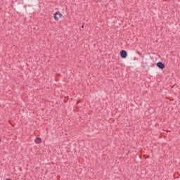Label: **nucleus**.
<instances>
[{
  "label": "nucleus",
  "mask_w": 180,
  "mask_h": 180,
  "mask_svg": "<svg viewBox=\"0 0 180 180\" xmlns=\"http://www.w3.org/2000/svg\"><path fill=\"white\" fill-rule=\"evenodd\" d=\"M120 56L122 58H126L127 57V52L124 50L121 51Z\"/></svg>",
  "instance_id": "nucleus-3"
},
{
  "label": "nucleus",
  "mask_w": 180,
  "mask_h": 180,
  "mask_svg": "<svg viewBox=\"0 0 180 180\" xmlns=\"http://www.w3.org/2000/svg\"><path fill=\"white\" fill-rule=\"evenodd\" d=\"M54 19L55 20H60L61 16H63V14H61L60 12H56L54 13Z\"/></svg>",
  "instance_id": "nucleus-1"
},
{
  "label": "nucleus",
  "mask_w": 180,
  "mask_h": 180,
  "mask_svg": "<svg viewBox=\"0 0 180 180\" xmlns=\"http://www.w3.org/2000/svg\"><path fill=\"white\" fill-rule=\"evenodd\" d=\"M35 143H36L37 144H40V143H41V139L37 137V138L35 139Z\"/></svg>",
  "instance_id": "nucleus-4"
},
{
  "label": "nucleus",
  "mask_w": 180,
  "mask_h": 180,
  "mask_svg": "<svg viewBox=\"0 0 180 180\" xmlns=\"http://www.w3.org/2000/svg\"><path fill=\"white\" fill-rule=\"evenodd\" d=\"M157 67H158V68H160V70H164L165 68V65L164 63H162V62H158L156 64Z\"/></svg>",
  "instance_id": "nucleus-2"
},
{
  "label": "nucleus",
  "mask_w": 180,
  "mask_h": 180,
  "mask_svg": "<svg viewBox=\"0 0 180 180\" xmlns=\"http://www.w3.org/2000/svg\"><path fill=\"white\" fill-rule=\"evenodd\" d=\"M82 27L84 28V25H82Z\"/></svg>",
  "instance_id": "nucleus-5"
}]
</instances>
